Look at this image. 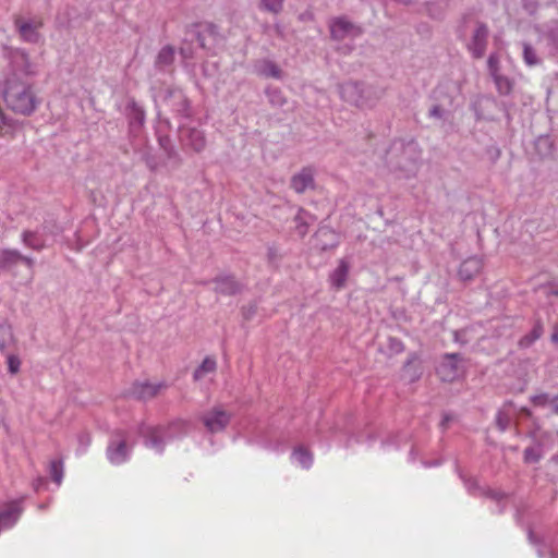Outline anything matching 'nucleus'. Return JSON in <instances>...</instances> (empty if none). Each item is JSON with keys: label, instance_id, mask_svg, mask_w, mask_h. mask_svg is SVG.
<instances>
[{"label": "nucleus", "instance_id": "f257e3e1", "mask_svg": "<svg viewBox=\"0 0 558 558\" xmlns=\"http://www.w3.org/2000/svg\"><path fill=\"white\" fill-rule=\"evenodd\" d=\"M2 96L10 110L24 117L32 116L40 104L32 85L15 78H5Z\"/></svg>", "mask_w": 558, "mask_h": 558}, {"label": "nucleus", "instance_id": "f03ea898", "mask_svg": "<svg viewBox=\"0 0 558 558\" xmlns=\"http://www.w3.org/2000/svg\"><path fill=\"white\" fill-rule=\"evenodd\" d=\"M185 41L197 43V46L208 54L215 56L226 37L220 27L214 22L199 21L191 23L185 28Z\"/></svg>", "mask_w": 558, "mask_h": 558}, {"label": "nucleus", "instance_id": "7ed1b4c3", "mask_svg": "<svg viewBox=\"0 0 558 558\" xmlns=\"http://www.w3.org/2000/svg\"><path fill=\"white\" fill-rule=\"evenodd\" d=\"M421 158V151L414 141H395L387 151V162L393 169L404 172L405 175L414 173Z\"/></svg>", "mask_w": 558, "mask_h": 558}, {"label": "nucleus", "instance_id": "20e7f679", "mask_svg": "<svg viewBox=\"0 0 558 558\" xmlns=\"http://www.w3.org/2000/svg\"><path fill=\"white\" fill-rule=\"evenodd\" d=\"M129 432L123 428H116L110 433L106 448V457L113 465H120L130 460L134 447L128 442Z\"/></svg>", "mask_w": 558, "mask_h": 558}, {"label": "nucleus", "instance_id": "39448f33", "mask_svg": "<svg viewBox=\"0 0 558 558\" xmlns=\"http://www.w3.org/2000/svg\"><path fill=\"white\" fill-rule=\"evenodd\" d=\"M136 434L145 447L154 449L159 454L163 453L168 439L162 424L149 425L141 422L136 427Z\"/></svg>", "mask_w": 558, "mask_h": 558}, {"label": "nucleus", "instance_id": "423d86ee", "mask_svg": "<svg viewBox=\"0 0 558 558\" xmlns=\"http://www.w3.org/2000/svg\"><path fill=\"white\" fill-rule=\"evenodd\" d=\"M163 101L177 117L191 119L194 116L192 101L179 87H168L165 92Z\"/></svg>", "mask_w": 558, "mask_h": 558}, {"label": "nucleus", "instance_id": "0eeeda50", "mask_svg": "<svg viewBox=\"0 0 558 558\" xmlns=\"http://www.w3.org/2000/svg\"><path fill=\"white\" fill-rule=\"evenodd\" d=\"M10 73L7 78L24 81V78L36 74L34 64L24 49H13L9 54Z\"/></svg>", "mask_w": 558, "mask_h": 558}, {"label": "nucleus", "instance_id": "6e6552de", "mask_svg": "<svg viewBox=\"0 0 558 558\" xmlns=\"http://www.w3.org/2000/svg\"><path fill=\"white\" fill-rule=\"evenodd\" d=\"M232 417V413L223 410L220 405H216L206 411L201 416V421L208 433L217 434L226 430L231 423Z\"/></svg>", "mask_w": 558, "mask_h": 558}, {"label": "nucleus", "instance_id": "1a4fd4ad", "mask_svg": "<svg viewBox=\"0 0 558 558\" xmlns=\"http://www.w3.org/2000/svg\"><path fill=\"white\" fill-rule=\"evenodd\" d=\"M383 89L365 83H356L351 88V100L359 108H372L383 96Z\"/></svg>", "mask_w": 558, "mask_h": 558}, {"label": "nucleus", "instance_id": "9d476101", "mask_svg": "<svg viewBox=\"0 0 558 558\" xmlns=\"http://www.w3.org/2000/svg\"><path fill=\"white\" fill-rule=\"evenodd\" d=\"M463 357L460 353H446L437 367V374L442 381L451 383L463 373Z\"/></svg>", "mask_w": 558, "mask_h": 558}, {"label": "nucleus", "instance_id": "9b49d317", "mask_svg": "<svg viewBox=\"0 0 558 558\" xmlns=\"http://www.w3.org/2000/svg\"><path fill=\"white\" fill-rule=\"evenodd\" d=\"M178 136L183 148H190L199 154L206 147V136L203 130L195 126L179 125Z\"/></svg>", "mask_w": 558, "mask_h": 558}, {"label": "nucleus", "instance_id": "f8f14e48", "mask_svg": "<svg viewBox=\"0 0 558 558\" xmlns=\"http://www.w3.org/2000/svg\"><path fill=\"white\" fill-rule=\"evenodd\" d=\"M20 264H24L28 269H33L35 260L15 248L0 250V272H13Z\"/></svg>", "mask_w": 558, "mask_h": 558}, {"label": "nucleus", "instance_id": "ddd939ff", "mask_svg": "<svg viewBox=\"0 0 558 558\" xmlns=\"http://www.w3.org/2000/svg\"><path fill=\"white\" fill-rule=\"evenodd\" d=\"M157 142L163 154V165L172 170L179 169L183 163V158L168 134H161L156 131Z\"/></svg>", "mask_w": 558, "mask_h": 558}, {"label": "nucleus", "instance_id": "4468645a", "mask_svg": "<svg viewBox=\"0 0 558 558\" xmlns=\"http://www.w3.org/2000/svg\"><path fill=\"white\" fill-rule=\"evenodd\" d=\"M124 116L128 120L129 133L137 136L145 125L146 113L144 108L131 97L125 105Z\"/></svg>", "mask_w": 558, "mask_h": 558}, {"label": "nucleus", "instance_id": "2eb2a0df", "mask_svg": "<svg viewBox=\"0 0 558 558\" xmlns=\"http://www.w3.org/2000/svg\"><path fill=\"white\" fill-rule=\"evenodd\" d=\"M14 26L21 39L25 43L38 44L41 39V35L38 32V29L44 26L41 19L24 20L17 16L14 19Z\"/></svg>", "mask_w": 558, "mask_h": 558}, {"label": "nucleus", "instance_id": "dca6fc26", "mask_svg": "<svg viewBox=\"0 0 558 558\" xmlns=\"http://www.w3.org/2000/svg\"><path fill=\"white\" fill-rule=\"evenodd\" d=\"M211 282L215 284L214 291L217 294L227 296L241 294L245 288V286L231 274L218 275L213 278Z\"/></svg>", "mask_w": 558, "mask_h": 558}, {"label": "nucleus", "instance_id": "f3484780", "mask_svg": "<svg viewBox=\"0 0 558 558\" xmlns=\"http://www.w3.org/2000/svg\"><path fill=\"white\" fill-rule=\"evenodd\" d=\"M316 169L313 166H305L290 179V187L298 194H303L307 190H315Z\"/></svg>", "mask_w": 558, "mask_h": 558}, {"label": "nucleus", "instance_id": "a211bd4d", "mask_svg": "<svg viewBox=\"0 0 558 558\" xmlns=\"http://www.w3.org/2000/svg\"><path fill=\"white\" fill-rule=\"evenodd\" d=\"M167 387L165 383L150 384L149 381H134L129 389V396L138 401H148L155 398L159 391Z\"/></svg>", "mask_w": 558, "mask_h": 558}, {"label": "nucleus", "instance_id": "6ab92c4d", "mask_svg": "<svg viewBox=\"0 0 558 558\" xmlns=\"http://www.w3.org/2000/svg\"><path fill=\"white\" fill-rule=\"evenodd\" d=\"M488 34L487 25L483 22H477L471 41L468 45V49L475 59L484 57L487 47Z\"/></svg>", "mask_w": 558, "mask_h": 558}, {"label": "nucleus", "instance_id": "aec40b11", "mask_svg": "<svg viewBox=\"0 0 558 558\" xmlns=\"http://www.w3.org/2000/svg\"><path fill=\"white\" fill-rule=\"evenodd\" d=\"M48 226L44 223L41 228L36 230H24L21 234V241L26 246L36 252H41L47 245Z\"/></svg>", "mask_w": 558, "mask_h": 558}, {"label": "nucleus", "instance_id": "412c9836", "mask_svg": "<svg viewBox=\"0 0 558 558\" xmlns=\"http://www.w3.org/2000/svg\"><path fill=\"white\" fill-rule=\"evenodd\" d=\"M338 234L328 227H320L313 235V247L319 251H327L336 247Z\"/></svg>", "mask_w": 558, "mask_h": 558}, {"label": "nucleus", "instance_id": "4be33fe9", "mask_svg": "<svg viewBox=\"0 0 558 558\" xmlns=\"http://www.w3.org/2000/svg\"><path fill=\"white\" fill-rule=\"evenodd\" d=\"M483 263L478 257H470L464 259L458 270L459 278L464 281L473 280L482 270Z\"/></svg>", "mask_w": 558, "mask_h": 558}, {"label": "nucleus", "instance_id": "5701e85b", "mask_svg": "<svg viewBox=\"0 0 558 558\" xmlns=\"http://www.w3.org/2000/svg\"><path fill=\"white\" fill-rule=\"evenodd\" d=\"M22 511H23V508L21 506L20 500L11 501L5 507V509L0 511V522L3 525V527L13 526L16 523V521L19 520Z\"/></svg>", "mask_w": 558, "mask_h": 558}, {"label": "nucleus", "instance_id": "b1692460", "mask_svg": "<svg viewBox=\"0 0 558 558\" xmlns=\"http://www.w3.org/2000/svg\"><path fill=\"white\" fill-rule=\"evenodd\" d=\"M255 73L258 76H263L266 78H283V71L278 66V64L275 61L270 59H264L259 62V64L255 65Z\"/></svg>", "mask_w": 558, "mask_h": 558}, {"label": "nucleus", "instance_id": "393cba45", "mask_svg": "<svg viewBox=\"0 0 558 558\" xmlns=\"http://www.w3.org/2000/svg\"><path fill=\"white\" fill-rule=\"evenodd\" d=\"M175 59V49L171 45L163 46L157 53L154 66L160 72H165L171 66Z\"/></svg>", "mask_w": 558, "mask_h": 558}, {"label": "nucleus", "instance_id": "a878e982", "mask_svg": "<svg viewBox=\"0 0 558 558\" xmlns=\"http://www.w3.org/2000/svg\"><path fill=\"white\" fill-rule=\"evenodd\" d=\"M162 425L168 441H171L175 438H181L189 432V422L182 418H175L168 424Z\"/></svg>", "mask_w": 558, "mask_h": 558}, {"label": "nucleus", "instance_id": "bb28decb", "mask_svg": "<svg viewBox=\"0 0 558 558\" xmlns=\"http://www.w3.org/2000/svg\"><path fill=\"white\" fill-rule=\"evenodd\" d=\"M330 38L340 41L349 36V20L347 16L335 17L329 23Z\"/></svg>", "mask_w": 558, "mask_h": 558}, {"label": "nucleus", "instance_id": "cd10ccee", "mask_svg": "<svg viewBox=\"0 0 558 558\" xmlns=\"http://www.w3.org/2000/svg\"><path fill=\"white\" fill-rule=\"evenodd\" d=\"M544 333V325L541 318L534 320L532 330L520 338L518 345L521 349L530 348L536 340H538Z\"/></svg>", "mask_w": 558, "mask_h": 558}, {"label": "nucleus", "instance_id": "c85d7f7f", "mask_svg": "<svg viewBox=\"0 0 558 558\" xmlns=\"http://www.w3.org/2000/svg\"><path fill=\"white\" fill-rule=\"evenodd\" d=\"M348 272H349V262L344 257L340 260L339 266L329 276L331 286L336 289L343 288L345 284Z\"/></svg>", "mask_w": 558, "mask_h": 558}, {"label": "nucleus", "instance_id": "c756f323", "mask_svg": "<svg viewBox=\"0 0 558 558\" xmlns=\"http://www.w3.org/2000/svg\"><path fill=\"white\" fill-rule=\"evenodd\" d=\"M265 95L268 98V102L272 107L281 108L287 104V98L279 87L267 86L265 88Z\"/></svg>", "mask_w": 558, "mask_h": 558}, {"label": "nucleus", "instance_id": "7c9ffc66", "mask_svg": "<svg viewBox=\"0 0 558 558\" xmlns=\"http://www.w3.org/2000/svg\"><path fill=\"white\" fill-rule=\"evenodd\" d=\"M292 456L304 469H310L313 464V453L302 445L293 449Z\"/></svg>", "mask_w": 558, "mask_h": 558}, {"label": "nucleus", "instance_id": "2f4dec72", "mask_svg": "<svg viewBox=\"0 0 558 558\" xmlns=\"http://www.w3.org/2000/svg\"><path fill=\"white\" fill-rule=\"evenodd\" d=\"M216 367H217L216 360L210 356H206L203 360V362L199 364V366L194 371L193 379L195 381L202 379L205 374L215 372Z\"/></svg>", "mask_w": 558, "mask_h": 558}, {"label": "nucleus", "instance_id": "473e14b6", "mask_svg": "<svg viewBox=\"0 0 558 558\" xmlns=\"http://www.w3.org/2000/svg\"><path fill=\"white\" fill-rule=\"evenodd\" d=\"M14 342L15 339L11 326L0 325V353H4Z\"/></svg>", "mask_w": 558, "mask_h": 558}, {"label": "nucleus", "instance_id": "72a5a7b5", "mask_svg": "<svg viewBox=\"0 0 558 558\" xmlns=\"http://www.w3.org/2000/svg\"><path fill=\"white\" fill-rule=\"evenodd\" d=\"M16 120L7 116L0 108V136L12 135L16 128Z\"/></svg>", "mask_w": 558, "mask_h": 558}, {"label": "nucleus", "instance_id": "f704fd0d", "mask_svg": "<svg viewBox=\"0 0 558 558\" xmlns=\"http://www.w3.org/2000/svg\"><path fill=\"white\" fill-rule=\"evenodd\" d=\"M307 218H312V216L303 208H300L294 220L296 222V226H295L296 231L301 236H304L307 233V228H308Z\"/></svg>", "mask_w": 558, "mask_h": 558}, {"label": "nucleus", "instance_id": "c9c22d12", "mask_svg": "<svg viewBox=\"0 0 558 558\" xmlns=\"http://www.w3.org/2000/svg\"><path fill=\"white\" fill-rule=\"evenodd\" d=\"M493 78L499 94L509 95L512 92L513 82L509 77L497 74Z\"/></svg>", "mask_w": 558, "mask_h": 558}, {"label": "nucleus", "instance_id": "e433bc0d", "mask_svg": "<svg viewBox=\"0 0 558 558\" xmlns=\"http://www.w3.org/2000/svg\"><path fill=\"white\" fill-rule=\"evenodd\" d=\"M49 474L56 484H61L63 478V461L61 459L50 461Z\"/></svg>", "mask_w": 558, "mask_h": 558}, {"label": "nucleus", "instance_id": "4c0bfd02", "mask_svg": "<svg viewBox=\"0 0 558 558\" xmlns=\"http://www.w3.org/2000/svg\"><path fill=\"white\" fill-rule=\"evenodd\" d=\"M523 59L529 66L538 65L542 61L537 56L536 50L527 43L523 44Z\"/></svg>", "mask_w": 558, "mask_h": 558}, {"label": "nucleus", "instance_id": "58836bf2", "mask_svg": "<svg viewBox=\"0 0 558 558\" xmlns=\"http://www.w3.org/2000/svg\"><path fill=\"white\" fill-rule=\"evenodd\" d=\"M512 421L511 414L505 408L500 409L496 414V426L500 432H506Z\"/></svg>", "mask_w": 558, "mask_h": 558}, {"label": "nucleus", "instance_id": "ea45409f", "mask_svg": "<svg viewBox=\"0 0 558 558\" xmlns=\"http://www.w3.org/2000/svg\"><path fill=\"white\" fill-rule=\"evenodd\" d=\"M284 0H260V8L267 12L278 14L283 9Z\"/></svg>", "mask_w": 558, "mask_h": 558}, {"label": "nucleus", "instance_id": "a19ab883", "mask_svg": "<svg viewBox=\"0 0 558 558\" xmlns=\"http://www.w3.org/2000/svg\"><path fill=\"white\" fill-rule=\"evenodd\" d=\"M8 373L10 375H16L21 368V359L16 354L7 355Z\"/></svg>", "mask_w": 558, "mask_h": 558}, {"label": "nucleus", "instance_id": "79ce46f5", "mask_svg": "<svg viewBox=\"0 0 558 558\" xmlns=\"http://www.w3.org/2000/svg\"><path fill=\"white\" fill-rule=\"evenodd\" d=\"M386 349L389 354H399L403 351L404 347L401 340L395 337H389L387 339Z\"/></svg>", "mask_w": 558, "mask_h": 558}, {"label": "nucleus", "instance_id": "37998d69", "mask_svg": "<svg viewBox=\"0 0 558 558\" xmlns=\"http://www.w3.org/2000/svg\"><path fill=\"white\" fill-rule=\"evenodd\" d=\"M541 459L539 451L534 447H527L524 450V461L527 463H536Z\"/></svg>", "mask_w": 558, "mask_h": 558}, {"label": "nucleus", "instance_id": "c03bdc74", "mask_svg": "<svg viewBox=\"0 0 558 558\" xmlns=\"http://www.w3.org/2000/svg\"><path fill=\"white\" fill-rule=\"evenodd\" d=\"M257 312L256 302H251L247 305L242 306L241 313L244 320H251Z\"/></svg>", "mask_w": 558, "mask_h": 558}, {"label": "nucleus", "instance_id": "a18cd8bd", "mask_svg": "<svg viewBox=\"0 0 558 558\" xmlns=\"http://www.w3.org/2000/svg\"><path fill=\"white\" fill-rule=\"evenodd\" d=\"M282 258V255L279 253L278 248L274 245H269L267 247V260L271 265H277Z\"/></svg>", "mask_w": 558, "mask_h": 558}, {"label": "nucleus", "instance_id": "49530a36", "mask_svg": "<svg viewBox=\"0 0 558 558\" xmlns=\"http://www.w3.org/2000/svg\"><path fill=\"white\" fill-rule=\"evenodd\" d=\"M550 396L548 393H539L531 397V402L536 407H546L550 404Z\"/></svg>", "mask_w": 558, "mask_h": 558}, {"label": "nucleus", "instance_id": "de8ad7c7", "mask_svg": "<svg viewBox=\"0 0 558 558\" xmlns=\"http://www.w3.org/2000/svg\"><path fill=\"white\" fill-rule=\"evenodd\" d=\"M498 65H499V58L496 53H492L489 57H488V60H487V66H488V71L490 73L492 76H495L498 73Z\"/></svg>", "mask_w": 558, "mask_h": 558}, {"label": "nucleus", "instance_id": "09e8293b", "mask_svg": "<svg viewBox=\"0 0 558 558\" xmlns=\"http://www.w3.org/2000/svg\"><path fill=\"white\" fill-rule=\"evenodd\" d=\"M483 494L486 497L494 499L498 502L501 501L504 498H506V494H504L501 492L493 490V489H485V490H483Z\"/></svg>", "mask_w": 558, "mask_h": 558}, {"label": "nucleus", "instance_id": "8fccbe9b", "mask_svg": "<svg viewBox=\"0 0 558 558\" xmlns=\"http://www.w3.org/2000/svg\"><path fill=\"white\" fill-rule=\"evenodd\" d=\"M523 8L533 13L537 8V0H522Z\"/></svg>", "mask_w": 558, "mask_h": 558}, {"label": "nucleus", "instance_id": "3c124183", "mask_svg": "<svg viewBox=\"0 0 558 558\" xmlns=\"http://www.w3.org/2000/svg\"><path fill=\"white\" fill-rule=\"evenodd\" d=\"M444 116V109L439 105H435L429 110V117L440 119Z\"/></svg>", "mask_w": 558, "mask_h": 558}, {"label": "nucleus", "instance_id": "603ef678", "mask_svg": "<svg viewBox=\"0 0 558 558\" xmlns=\"http://www.w3.org/2000/svg\"><path fill=\"white\" fill-rule=\"evenodd\" d=\"M179 53L183 59H192L194 57V51L191 47H181Z\"/></svg>", "mask_w": 558, "mask_h": 558}, {"label": "nucleus", "instance_id": "864d4df0", "mask_svg": "<svg viewBox=\"0 0 558 558\" xmlns=\"http://www.w3.org/2000/svg\"><path fill=\"white\" fill-rule=\"evenodd\" d=\"M78 442L81 446L86 448L90 444V435L87 433L81 434L78 436Z\"/></svg>", "mask_w": 558, "mask_h": 558}, {"label": "nucleus", "instance_id": "5fc2aeb1", "mask_svg": "<svg viewBox=\"0 0 558 558\" xmlns=\"http://www.w3.org/2000/svg\"><path fill=\"white\" fill-rule=\"evenodd\" d=\"M145 161H146L147 167H148L151 171H155V170L157 169V162H156L155 157H153V156H147V157L145 158Z\"/></svg>", "mask_w": 558, "mask_h": 558}, {"label": "nucleus", "instance_id": "6e6d98bb", "mask_svg": "<svg viewBox=\"0 0 558 558\" xmlns=\"http://www.w3.org/2000/svg\"><path fill=\"white\" fill-rule=\"evenodd\" d=\"M550 407H551L553 413L558 415V395L551 398Z\"/></svg>", "mask_w": 558, "mask_h": 558}, {"label": "nucleus", "instance_id": "4d7b16f0", "mask_svg": "<svg viewBox=\"0 0 558 558\" xmlns=\"http://www.w3.org/2000/svg\"><path fill=\"white\" fill-rule=\"evenodd\" d=\"M550 340L553 343H558V324H555L553 327Z\"/></svg>", "mask_w": 558, "mask_h": 558}, {"label": "nucleus", "instance_id": "13d9d810", "mask_svg": "<svg viewBox=\"0 0 558 558\" xmlns=\"http://www.w3.org/2000/svg\"><path fill=\"white\" fill-rule=\"evenodd\" d=\"M452 418H453V417H452V415H451V414H448V413L444 414L442 420H441V423H440V426H441L442 428H446V427H447V425H448V423H449L450 421H452Z\"/></svg>", "mask_w": 558, "mask_h": 558}, {"label": "nucleus", "instance_id": "bf43d9fd", "mask_svg": "<svg viewBox=\"0 0 558 558\" xmlns=\"http://www.w3.org/2000/svg\"><path fill=\"white\" fill-rule=\"evenodd\" d=\"M45 485V480L43 477H38L36 481H34L33 486L36 492L40 489V487Z\"/></svg>", "mask_w": 558, "mask_h": 558}, {"label": "nucleus", "instance_id": "052dcab7", "mask_svg": "<svg viewBox=\"0 0 558 558\" xmlns=\"http://www.w3.org/2000/svg\"><path fill=\"white\" fill-rule=\"evenodd\" d=\"M549 295H556L558 296V286L554 287L549 292Z\"/></svg>", "mask_w": 558, "mask_h": 558}, {"label": "nucleus", "instance_id": "680f3d73", "mask_svg": "<svg viewBox=\"0 0 558 558\" xmlns=\"http://www.w3.org/2000/svg\"><path fill=\"white\" fill-rule=\"evenodd\" d=\"M529 539H530L531 543H535L536 542L534 533L531 530L529 531Z\"/></svg>", "mask_w": 558, "mask_h": 558}, {"label": "nucleus", "instance_id": "e2e57ef3", "mask_svg": "<svg viewBox=\"0 0 558 558\" xmlns=\"http://www.w3.org/2000/svg\"><path fill=\"white\" fill-rule=\"evenodd\" d=\"M521 411H522L526 416H530V415H531V411H530L529 409H526V408H523Z\"/></svg>", "mask_w": 558, "mask_h": 558}, {"label": "nucleus", "instance_id": "0e129e2a", "mask_svg": "<svg viewBox=\"0 0 558 558\" xmlns=\"http://www.w3.org/2000/svg\"><path fill=\"white\" fill-rule=\"evenodd\" d=\"M551 461L555 463H558V454L551 457Z\"/></svg>", "mask_w": 558, "mask_h": 558}, {"label": "nucleus", "instance_id": "69168bd1", "mask_svg": "<svg viewBox=\"0 0 558 558\" xmlns=\"http://www.w3.org/2000/svg\"><path fill=\"white\" fill-rule=\"evenodd\" d=\"M165 122H166V124H167V128H168V129H170V128H171V123H170V121H169V120H166Z\"/></svg>", "mask_w": 558, "mask_h": 558}, {"label": "nucleus", "instance_id": "338daca9", "mask_svg": "<svg viewBox=\"0 0 558 558\" xmlns=\"http://www.w3.org/2000/svg\"><path fill=\"white\" fill-rule=\"evenodd\" d=\"M411 364V360H408L404 367H408Z\"/></svg>", "mask_w": 558, "mask_h": 558}, {"label": "nucleus", "instance_id": "774afa93", "mask_svg": "<svg viewBox=\"0 0 558 558\" xmlns=\"http://www.w3.org/2000/svg\"><path fill=\"white\" fill-rule=\"evenodd\" d=\"M550 558H558V557L555 554H551Z\"/></svg>", "mask_w": 558, "mask_h": 558}]
</instances>
